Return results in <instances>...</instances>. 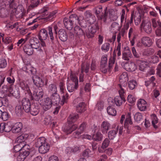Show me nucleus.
Returning a JSON list of instances; mask_svg holds the SVG:
<instances>
[{
    "label": "nucleus",
    "instance_id": "obj_59",
    "mask_svg": "<svg viewBox=\"0 0 161 161\" xmlns=\"http://www.w3.org/2000/svg\"><path fill=\"white\" fill-rule=\"evenodd\" d=\"M7 65V62L6 59L3 58L0 59V68H4Z\"/></svg>",
    "mask_w": 161,
    "mask_h": 161
},
{
    "label": "nucleus",
    "instance_id": "obj_50",
    "mask_svg": "<svg viewBox=\"0 0 161 161\" xmlns=\"http://www.w3.org/2000/svg\"><path fill=\"white\" fill-rule=\"evenodd\" d=\"M14 11H15V16L16 18H22L23 15V12L20 9L18 10L17 9L14 10Z\"/></svg>",
    "mask_w": 161,
    "mask_h": 161
},
{
    "label": "nucleus",
    "instance_id": "obj_39",
    "mask_svg": "<svg viewBox=\"0 0 161 161\" xmlns=\"http://www.w3.org/2000/svg\"><path fill=\"white\" fill-rule=\"evenodd\" d=\"M15 111L16 114L18 116L22 115L25 111L23 107L21 105L17 106L15 108Z\"/></svg>",
    "mask_w": 161,
    "mask_h": 161
},
{
    "label": "nucleus",
    "instance_id": "obj_1",
    "mask_svg": "<svg viewBox=\"0 0 161 161\" xmlns=\"http://www.w3.org/2000/svg\"><path fill=\"white\" fill-rule=\"evenodd\" d=\"M69 77L70 80L68 82L67 89L69 92H73L78 87V80L75 74H73L72 72L70 74Z\"/></svg>",
    "mask_w": 161,
    "mask_h": 161
},
{
    "label": "nucleus",
    "instance_id": "obj_54",
    "mask_svg": "<svg viewBox=\"0 0 161 161\" xmlns=\"http://www.w3.org/2000/svg\"><path fill=\"white\" fill-rule=\"evenodd\" d=\"M69 19H70V21L73 23L75 21H77L78 23L80 21L79 17L75 14H73L70 15L69 17Z\"/></svg>",
    "mask_w": 161,
    "mask_h": 161
},
{
    "label": "nucleus",
    "instance_id": "obj_38",
    "mask_svg": "<svg viewBox=\"0 0 161 161\" xmlns=\"http://www.w3.org/2000/svg\"><path fill=\"white\" fill-rule=\"evenodd\" d=\"M39 111V110L37 106H35L34 105L31 106V108H30L31 114L32 115L35 116L37 115Z\"/></svg>",
    "mask_w": 161,
    "mask_h": 161
},
{
    "label": "nucleus",
    "instance_id": "obj_46",
    "mask_svg": "<svg viewBox=\"0 0 161 161\" xmlns=\"http://www.w3.org/2000/svg\"><path fill=\"white\" fill-rule=\"evenodd\" d=\"M137 85V83L136 80H132L128 82V87L131 90L134 89Z\"/></svg>",
    "mask_w": 161,
    "mask_h": 161
},
{
    "label": "nucleus",
    "instance_id": "obj_22",
    "mask_svg": "<svg viewBox=\"0 0 161 161\" xmlns=\"http://www.w3.org/2000/svg\"><path fill=\"white\" fill-rule=\"evenodd\" d=\"M1 132L5 131L7 132H9L11 130H12V126L10 123L7 124L5 123H1Z\"/></svg>",
    "mask_w": 161,
    "mask_h": 161
},
{
    "label": "nucleus",
    "instance_id": "obj_8",
    "mask_svg": "<svg viewBox=\"0 0 161 161\" xmlns=\"http://www.w3.org/2000/svg\"><path fill=\"white\" fill-rule=\"evenodd\" d=\"M141 30L143 29L144 31L147 34H150L152 31L151 24L150 22H144L142 21L140 25Z\"/></svg>",
    "mask_w": 161,
    "mask_h": 161
},
{
    "label": "nucleus",
    "instance_id": "obj_58",
    "mask_svg": "<svg viewBox=\"0 0 161 161\" xmlns=\"http://www.w3.org/2000/svg\"><path fill=\"white\" fill-rule=\"evenodd\" d=\"M2 117L1 118L3 120L6 121L9 118V114L8 112L5 111H3Z\"/></svg>",
    "mask_w": 161,
    "mask_h": 161
},
{
    "label": "nucleus",
    "instance_id": "obj_30",
    "mask_svg": "<svg viewBox=\"0 0 161 161\" xmlns=\"http://www.w3.org/2000/svg\"><path fill=\"white\" fill-rule=\"evenodd\" d=\"M28 137L27 134H23L18 136L16 139V141L19 144L25 143V141Z\"/></svg>",
    "mask_w": 161,
    "mask_h": 161
},
{
    "label": "nucleus",
    "instance_id": "obj_52",
    "mask_svg": "<svg viewBox=\"0 0 161 161\" xmlns=\"http://www.w3.org/2000/svg\"><path fill=\"white\" fill-rule=\"evenodd\" d=\"M110 47V44L108 42L105 43L102 45L101 47V49L105 52L108 51Z\"/></svg>",
    "mask_w": 161,
    "mask_h": 161
},
{
    "label": "nucleus",
    "instance_id": "obj_18",
    "mask_svg": "<svg viewBox=\"0 0 161 161\" xmlns=\"http://www.w3.org/2000/svg\"><path fill=\"white\" fill-rule=\"evenodd\" d=\"M22 68L23 70L30 74L34 75L36 74V69L32 67L30 64H25Z\"/></svg>",
    "mask_w": 161,
    "mask_h": 161
},
{
    "label": "nucleus",
    "instance_id": "obj_2",
    "mask_svg": "<svg viewBox=\"0 0 161 161\" xmlns=\"http://www.w3.org/2000/svg\"><path fill=\"white\" fill-rule=\"evenodd\" d=\"M69 98V96L67 93H66L62 96V99L60 100L59 95L57 93L52 94L50 99L54 104L58 105L60 104L61 105H64L65 103H67Z\"/></svg>",
    "mask_w": 161,
    "mask_h": 161
},
{
    "label": "nucleus",
    "instance_id": "obj_4",
    "mask_svg": "<svg viewBox=\"0 0 161 161\" xmlns=\"http://www.w3.org/2000/svg\"><path fill=\"white\" fill-rule=\"evenodd\" d=\"M99 29V25L98 21L94 25L89 26L88 31L86 32V35L88 38H91L94 36V34L96 32L97 30Z\"/></svg>",
    "mask_w": 161,
    "mask_h": 161
},
{
    "label": "nucleus",
    "instance_id": "obj_17",
    "mask_svg": "<svg viewBox=\"0 0 161 161\" xmlns=\"http://www.w3.org/2000/svg\"><path fill=\"white\" fill-rule=\"evenodd\" d=\"M141 43L146 47H150L151 46L153 42L152 39L150 37L144 36L141 39Z\"/></svg>",
    "mask_w": 161,
    "mask_h": 161
},
{
    "label": "nucleus",
    "instance_id": "obj_12",
    "mask_svg": "<svg viewBox=\"0 0 161 161\" xmlns=\"http://www.w3.org/2000/svg\"><path fill=\"white\" fill-rule=\"evenodd\" d=\"M53 103L49 97H47L44 99L42 103V108L45 111L49 109L52 107Z\"/></svg>",
    "mask_w": 161,
    "mask_h": 161
},
{
    "label": "nucleus",
    "instance_id": "obj_9",
    "mask_svg": "<svg viewBox=\"0 0 161 161\" xmlns=\"http://www.w3.org/2000/svg\"><path fill=\"white\" fill-rule=\"evenodd\" d=\"M29 43L30 46L33 48L38 49V51L42 50L41 48H39L40 46V43L39 40L36 38L32 37L29 40Z\"/></svg>",
    "mask_w": 161,
    "mask_h": 161
},
{
    "label": "nucleus",
    "instance_id": "obj_11",
    "mask_svg": "<svg viewBox=\"0 0 161 161\" xmlns=\"http://www.w3.org/2000/svg\"><path fill=\"white\" fill-rule=\"evenodd\" d=\"M22 104L26 112L28 113L30 111L31 103L29 99L26 98H23L22 101Z\"/></svg>",
    "mask_w": 161,
    "mask_h": 161
},
{
    "label": "nucleus",
    "instance_id": "obj_31",
    "mask_svg": "<svg viewBox=\"0 0 161 161\" xmlns=\"http://www.w3.org/2000/svg\"><path fill=\"white\" fill-rule=\"evenodd\" d=\"M64 23L65 27L69 30H71L73 27V23L70 21L67 18H65L64 19Z\"/></svg>",
    "mask_w": 161,
    "mask_h": 161
},
{
    "label": "nucleus",
    "instance_id": "obj_14",
    "mask_svg": "<svg viewBox=\"0 0 161 161\" xmlns=\"http://www.w3.org/2000/svg\"><path fill=\"white\" fill-rule=\"evenodd\" d=\"M19 86L25 92H26L28 94H31V91L25 81L22 80H19Z\"/></svg>",
    "mask_w": 161,
    "mask_h": 161
},
{
    "label": "nucleus",
    "instance_id": "obj_25",
    "mask_svg": "<svg viewBox=\"0 0 161 161\" xmlns=\"http://www.w3.org/2000/svg\"><path fill=\"white\" fill-rule=\"evenodd\" d=\"M46 139L43 137H41L35 140V145L36 147L39 148L42 145L47 143Z\"/></svg>",
    "mask_w": 161,
    "mask_h": 161
},
{
    "label": "nucleus",
    "instance_id": "obj_62",
    "mask_svg": "<svg viewBox=\"0 0 161 161\" xmlns=\"http://www.w3.org/2000/svg\"><path fill=\"white\" fill-rule=\"evenodd\" d=\"M82 28H85L86 27L87 23L86 20L84 19H82L81 21H80L78 22Z\"/></svg>",
    "mask_w": 161,
    "mask_h": 161
},
{
    "label": "nucleus",
    "instance_id": "obj_20",
    "mask_svg": "<svg viewBox=\"0 0 161 161\" xmlns=\"http://www.w3.org/2000/svg\"><path fill=\"white\" fill-rule=\"evenodd\" d=\"M147 102L143 99H139L137 103L138 108L141 111H144L147 108Z\"/></svg>",
    "mask_w": 161,
    "mask_h": 161
},
{
    "label": "nucleus",
    "instance_id": "obj_36",
    "mask_svg": "<svg viewBox=\"0 0 161 161\" xmlns=\"http://www.w3.org/2000/svg\"><path fill=\"white\" fill-rule=\"evenodd\" d=\"M31 4L29 6L28 9V10H30L35 8L37 7L39 5L40 3V0H34L33 1H31Z\"/></svg>",
    "mask_w": 161,
    "mask_h": 161
},
{
    "label": "nucleus",
    "instance_id": "obj_34",
    "mask_svg": "<svg viewBox=\"0 0 161 161\" xmlns=\"http://www.w3.org/2000/svg\"><path fill=\"white\" fill-rule=\"evenodd\" d=\"M78 114H70L67 119L68 122L69 123L75 122L79 118Z\"/></svg>",
    "mask_w": 161,
    "mask_h": 161
},
{
    "label": "nucleus",
    "instance_id": "obj_51",
    "mask_svg": "<svg viewBox=\"0 0 161 161\" xmlns=\"http://www.w3.org/2000/svg\"><path fill=\"white\" fill-rule=\"evenodd\" d=\"M158 27L156 30L155 33L157 36H161V22L160 21H158Z\"/></svg>",
    "mask_w": 161,
    "mask_h": 161
},
{
    "label": "nucleus",
    "instance_id": "obj_45",
    "mask_svg": "<svg viewBox=\"0 0 161 161\" xmlns=\"http://www.w3.org/2000/svg\"><path fill=\"white\" fill-rule=\"evenodd\" d=\"M137 62H141L140 65H139V69L142 71H144L147 66V63L145 61L141 62L138 59L136 60Z\"/></svg>",
    "mask_w": 161,
    "mask_h": 161
},
{
    "label": "nucleus",
    "instance_id": "obj_5",
    "mask_svg": "<svg viewBox=\"0 0 161 161\" xmlns=\"http://www.w3.org/2000/svg\"><path fill=\"white\" fill-rule=\"evenodd\" d=\"M102 12V7L101 6L96 8L95 13L97 15L98 20L103 21L105 23L107 20L108 13L106 12L105 10L104 11V14Z\"/></svg>",
    "mask_w": 161,
    "mask_h": 161
},
{
    "label": "nucleus",
    "instance_id": "obj_16",
    "mask_svg": "<svg viewBox=\"0 0 161 161\" xmlns=\"http://www.w3.org/2000/svg\"><path fill=\"white\" fill-rule=\"evenodd\" d=\"M110 127V124L107 121H103L101 125V130L103 134H107Z\"/></svg>",
    "mask_w": 161,
    "mask_h": 161
},
{
    "label": "nucleus",
    "instance_id": "obj_7",
    "mask_svg": "<svg viewBox=\"0 0 161 161\" xmlns=\"http://www.w3.org/2000/svg\"><path fill=\"white\" fill-rule=\"evenodd\" d=\"M116 51H121V43H118L117 48L114 50L113 53V56L111 57L109 60V70L112 68L113 65L114 64L116 56Z\"/></svg>",
    "mask_w": 161,
    "mask_h": 161
},
{
    "label": "nucleus",
    "instance_id": "obj_43",
    "mask_svg": "<svg viewBox=\"0 0 161 161\" xmlns=\"http://www.w3.org/2000/svg\"><path fill=\"white\" fill-rule=\"evenodd\" d=\"M57 12L56 11H54L51 12L47 16L44 18L45 20L48 21L51 20L55 17V14Z\"/></svg>",
    "mask_w": 161,
    "mask_h": 161
},
{
    "label": "nucleus",
    "instance_id": "obj_57",
    "mask_svg": "<svg viewBox=\"0 0 161 161\" xmlns=\"http://www.w3.org/2000/svg\"><path fill=\"white\" fill-rule=\"evenodd\" d=\"M132 52L135 58H140L141 56V54L138 53L134 47L132 48Z\"/></svg>",
    "mask_w": 161,
    "mask_h": 161
},
{
    "label": "nucleus",
    "instance_id": "obj_23",
    "mask_svg": "<svg viewBox=\"0 0 161 161\" xmlns=\"http://www.w3.org/2000/svg\"><path fill=\"white\" fill-rule=\"evenodd\" d=\"M76 111L77 113H82L86 110V105L84 102L80 103L76 107Z\"/></svg>",
    "mask_w": 161,
    "mask_h": 161
},
{
    "label": "nucleus",
    "instance_id": "obj_41",
    "mask_svg": "<svg viewBox=\"0 0 161 161\" xmlns=\"http://www.w3.org/2000/svg\"><path fill=\"white\" fill-rule=\"evenodd\" d=\"M90 64L86 63L85 65L84 63H82L81 65V71L85 72L86 73H87L89 72V70L90 68Z\"/></svg>",
    "mask_w": 161,
    "mask_h": 161
},
{
    "label": "nucleus",
    "instance_id": "obj_44",
    "mask_svg": "<svg viewBox=\"0 0 161 161\" xmlns=\"http://www.w3.org/2000/svg\"><path fill=\"white\" fill-rule=\"evenodd\" d=\"M151 118L152 119V124L154 128L156 129L158 128V126L155 124L158 122V120L157 116L156 115L153 114L151 115Z\"/></svg>",
    "mask_w": 161,
    "mask_h": 161
},
{
    "label": "nucleus",
    "instance_id": "obj_61",
    "mask_svg": "<svg viewBox=\"0 0 161 161\" xmlns=\"http://www.w3.org/2000/svg\"><path fill=\"white\" fill-rule=\"evenodd\" d=\"M86 127V123L85 122H83L80 125L78 129L81 132H83L85 130Z\"/></svg>",
    "mask_w": 161,
    "mask_h": 161
},
{
    "label": "nucleus",
    "instance_id": "obj_28",
    "mask_svg": "<svg viewBox=\"0 0 161 161\" xmlns=\"http://www.w3.org/2000/svg\"><path fill=\"white\" fill-rule=\"evenodd\" d=\"M74 32L79 37H80L84 35L85 33L84 31L79 26H76L74 29Z\"/></svg>",
    "mask_w": 161,
    "mask_h": 161
},
{
    "label": "nucleus",
    "instance_id": "obj_10",
    "mask_svg": "<svg viewBox=\"0 0 161 161\" xmlns=\"http://www.w3.org/2000/svg\"><path fill=\"white\" fill-rule=\"evenodd\" d=\"M78 126L76 124L66 125L63 127V130L66 134H71L73 131L77 128Z\"/></svg>",
    "mask_w": 161,
    "mask_h": 161
},
{
    "label": "nucleus",
    "instance_id": "obj_29",
    "mask_svg": "<svg viewBox=\"0 0 161 161\" xmlns=\"http://www.w3.org/2000/svg\"><path fill=\"white\" fill-rule=\"evenodd\" d=\"M128 80V77H127V74L126 72H123L120 75L119 77V82L120 83V84L123 87L124 86L125 87V85L124 84L123 85V84L125 82H126V81ZM125 89V87H124Z\"/></svg>",
    "mask_w": 161,
    "mask_h": 161
},
{
    "label": "nucleus",
    "instance_id": "obj_49",
    "mask_svg": "<svg viewBox=\"0 0 161 161\" xmlns=\"http://www.w3.org/2000/svg\"><path fill=\"white\" fill-rule=\"evenodd\" d=\"M130 0H116L115 2V5L116 6H119L121 5L124 3L130 2Z\"/></svg>",
    "mask_w": 161,
    "mask_h": 161
},
{
    "label": "nucleus",
    "instance_id": "obj_33",
    "mask_svg": "<svg viewBox=\"0 0 161 161\" xmlns=\"http://www.w3.org/2000/svg\"><path fill=\"white\" fill-rule=\"evenodd\" d=\"M33 48L29 44H25L24 47V51L25 53L28 55H31L33 53Z\"/></svg>",
    "mask_w": 161,
    "mask_h": 161
},
{
    "label": "nucleus",
    "instance_id": "obj_35",
    "mask_svg": "<svg viewBox=\"0 0 161 161\" xmlns=\"http://www.w3.org/2000/svg\"><path fill=\"white\" fill-rule=\"evenodd\" d=\"M47 89L48 92L52 94L57 93V86L55 84H50L48 86Z\"/></svg>",
    "mask_w": 161,
    "mask_h": 161
},
{
    "label": "nucleus",
    "instance_id": "obj_32",
    "mask_svg": "<svg viewBox=\"0 0 161 161\" xmlns=\"http://www.w3.org/2000/svg\"><path fill=\"white\" fill-rule=\"evenodd\" d=\"M119 129V126L118 125L115 130H112L108 132V136L110 140H113L115 137Z\"/></svg>",
    "mask_w": 161,
    "mask_h": 161
},
{
    "label": "nucleus",
    "instance_id": "obj_15",
    "mask_svg": "<svg viewBox=\"0 0 161 161\" xmlns=\"http://www.w3.org/2000/svg\"><path fill=\"white\" fill-rule=\"evenodd\" d=\"M32 76V79L34 84L38 87H41L43 86L44 82L38 76L35 75Z\"/></svg>",
    "mask_w": 161,
    "mask_h": 161
},
{
    "label": "nucleus",
    "instance_id": "obj_64",
    "mask_svg": "<svg viewBox=\"0 0 161 161\" xmlns=\"http://www.w3.org/2000/svg\"><path fill=\"white\" fill-rule=\"evenodd\" d=\"M127 100L129 102L131 103H133L136 101L135 98L131 95H129L128 96Z\"/></svg>",
    "mask_w": 161,
    "mask_h": 161
},
{
    "label": "nucleus",
    "instance_id": "obj_13",
    "mask_svg": "<svg viewBox=\"0 0 161 161\" xmlns=\"http://www.w3.org/2000/svg\"><path fill=\"white\" fill-rule=\"evenodd\" d=\"M54 32L53 34L52 32V29L51 27L49 26L47 28V30L48 31V34L50 38V39L52 42H53V41L54 39V37L56 38L57 37V30L58 29V27L57 26L55 25L54 27Z\"/></svg>",
    "mask_w": 161,
    "mask_h": 161
},
{
    "label": "nucleus",
    "instance_id": "obj_60",
    "mask_svg": "<svg viewBox=\"0 0 161 161\" xmlns=\"http://www.w3.org/2000/svg\"><path fill=\"white\" fill-rule=\"evenodd\" d=\"M110 141L108 139L106 138L103 141L101 147L104 149L107 147L109 144Z\"/></svg>",
    "mask_w": 161,
    "mask_h": 161
},
{
    "label": "nucleus",
    "instance_id": "obj_42",
    "mask_svg": "<svg viewBox=\"0 0 161 161\" xmlns=\"http://www.w3.org/2000/svg\"><path fill=\"white\" fill-rule=\"evenodd\" d=\"M108 113L110 115L114 116L116 114V111L115 109L111 106H109L107 108Z\"/></svg>",
    "mask_w": 161,
    "mask_h": 161
},
{
    "label": "nucleus",
    "instance_id": "obj_3",
    "mask_svg": "<svg viewBox=\"0 0 161 161\" xmlns=\"http://www.w3.org/2000/svg\"><path fill=\"white\" fill-rule=\"evenodd\" d=\"M118 86L120 89L119 91V96H117L114 98V102L117 106H120L125 101L124 95L125 93V90L124 87H125L124 86L123 87L121 84H119Z\"/></svg>",
    "mask_w": 161,
    "mask_h": 161
},
{
    "label": "nucleus",
    "instance_id": "obj_53",
    "mask_svg": "<svg viewBox=\"0 0 161 161\" xmlns=\"http://www.w3.org/2000/svg\"><path fill=\"white\" fill-rule=\"evenodd\" d=\"M142 114L139 112L136 113L134 116V119L137 122L140 121L142 119Z\"/></svg>",
    "mask_w": 161,
    "mask_h": 161
},
{
    "label": "nucleus",
    "instance_id": "obj_26",
    "mask_svg": "<svg viewBox=\"0 0 161 161\" xmlns=\"http://www.w3.org/2000/svg\"><path fill=\"white\" fill-rule=\"evenodd\" d=\"M22 128V123L20 122L16 123L12 127V131L14 133L20 132Z\"/></svg>",
    "mask_w": 161,
    "mask_h": 161
},
{
    "label": "nucleus",
    "instance_id": "obj_6",
    "mask_svg": "<svg viewBox=\"0 0 161 161\" xmlns=\"http://www.w3.org/2000/svg\"><path fill=\"white\" fill-rule=\"evenodd\" d=\"M31 96V99L35 101H38L41 100L43 97L44 92L43 90L38 91L37 89H35L33 92V94H29Z\"/></svg>",
    "mask_w": 161,
    "mask_h": 161
},
{
    "label": "nucleus",
    "instance_id": "obj_40",
    "mask_svg": "<svg viewBox=\"0 0 161 161\" xmlns=\"http://www.w3.org/2000/svg\"><path fill=\"white\" fill-rule=\"evenodd\" d=\"M103 135L99 132H97L95 134L92 136V139L95 141H100L102 140L103 138Z\"/></svg>",
    "mask_w": 161,
    "mask_h": 161
},
{
    "label": "nucleus",
    "instance_id": "obj_55",
    "mask_svg": "<svg viewBox=\"0 0 161 161\" xmlns=\"http://www.w3.org/2000/svg\"><path fill=\"white\" fill-rule=\"evenodd\" d=\"M112 67H112V68L110 70H109V66H108V67L107 65L100 66V70L103 73H107L108 70L109 72L111 71Z\"/></svg>",
    "mask_w": 161,
    "mask_h": 161
},
{
    "label": "nucleus",
    "instance_id": "obj_24",
    "mask_svg": "<svg viewBox=\"0 0 161 161\" xmlns=\"http://www.w3.org/2000/svg\"><path fill=\"white\" fill-rule=\"evenodd\" d=\"M48 36L47 32L44 29H42L39 32L38 38L40 41L45 40Z\"/></svg>",
    "mask_w": 161,
    "mask_h": 161
},
{
    "label": "nucleus",
    "instance_id": "obj_21",
    "mask_svg": "<svg viewBox=\"0 0 161 161\" xmlns=\"http://www.w3.org/2000/svg\"><path fill=\"white\" fill-rule=\"evenodd\" d=\"M58 35L59 39L62 42H65L68 38L67 34L66 32L63 29H60L58 32Z\"/></svg>",
    "mask_w": 161,
    "mask_h": 161
},
{
    "label": "nucleus",
    "instance_id": "obj_48",
    "mask_svg": "<svg viewBox=\"0 0 161 161\" xmlns=\"http://www.w3.org/2000/svg\"><path fill=\"white\" fill-rule=\"evenodd\" d=\"M107 55H103L101 58L100 66L107 65Z\"/></svg>",
    "mask_w": 161,
    "mask_h": 161
},
{
    "label": "nucleus",
    "instance_id": "obj_47",
    "mask_svg": "<svg viewBox=\"0 0 161 161\" xmlns=\"http://www.w3.org/2000/svg\"><path fill=\"white\" fill-rule=\"evenodd\" d=\"M52 117L50 115H47L45 118L44 122V124L46 125H50L52 121Z\"/></svg>",
    "mask_w": 161,
    "mask_h": 161
},
{
    "label": "nucleus",
    "instance_id": "obj_19",
    "mask_svg": "<svg viewBox=\"0 0 161 161\" xmlns=\"http://www.w3.org/2000/svg\"><path fill=\"white\" fill-rule=\"evenodd\" d=\"M124 68L127 71L133 72L136 69L137 66L134 62H131L126 63L124 65Z\"/></svg>",
    "mask_w": 161,
    "mask_h": 161
},
{
    "label": "nucleus",
    "instance_id": "obj_27",
    "mask_svg": "<svg viewBox=\"0 0 161 161\" xmlns=\"http://www.w3.org/2000/svg\"><path fill=\"white\" fill-rule=\"evenodd\" d=\"M50 146L47 142L38 148L39 152L42 154H45L48 152Z\"/></svg>",
    "mask_w": 161,
    "mask_h": 161
},
{
    "label": "nucleus",
    "instance_id": "obj_56",
    "mask_svg": "<svg viewBox=\"0 0 161 161\" xmlns=\"http://www.w3.org/2000/svg\"><path fill=\"white\" fill-rule=\"evenodd\" d=\"M22 144H19L18 143L14 147V151L15 152H18L19 151H22Z\"/></svg>",
    "mask_w": 161,
    "mask_h": 161
},
{
    "label": "nucleus",
    "instance_id": "obj_63",
    "mask_svg": "<svg viewBox=\"0 0 161 161\" xmlns=\"http://www.w3.org/2000/svg\"><path fill=\"white\" fill-rule=\"evenodd\" d=\"M132 57V55H130L125 53H122V59L128 61Z\"/></svg>",
    "mask_w": 161,
    "mask_h": 161
},
{
    "label": "nucleus",
    "instance_id": "obj_37",
    "mask_svg": "<svg viewBox=\"0 0 161 161\" xmlns=\"http://www.w3.org/2000/svg\"><path fill=\"white\" fill-rule=\"evenodd\" d=\"M130 113H129L126 116V118L125 120L124 123V126L125 128H128V125L129 124L132 125V122L131 119V117L130 116Z\"/></svg>",
    "mask_w": 161,
    "mask_h": 161
}]
</instances>
